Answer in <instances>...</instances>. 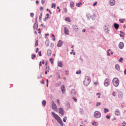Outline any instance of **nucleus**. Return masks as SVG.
<instances>
[{
	"label": "nucleus",
	"mask_w": 126,
	"mask_h": 126,
	"mask_svg": "<svg viewBox=\"0 0 126 126\" xmlns=\"http://www.w3.org/2000/svg\"><path fill=\"white\" fill-rule=\"evenodd\" d=\"M113 85L116 87L118 86L119 84V80L117 78H114L113 80Z\"/></svg>",
	"instance_id": "nucleus-2"
},
{
	"label": "nucleus",
	"mask_w": 126,
	"mask_h": 126,
	"mask_svg": "<svg viewBox=\"0 0 126 126\" xmlns=\"http://www.w3.org/2000/svg\"><path fill=\"white\" fill-rule=\"evenodd\" d=\"M124 47V44L122 42H120L119 44V47L120 49H122Z\"/></svg>",
	"instance_id": "nucleus-11"
},
{
	"label": "nucleus",
	"mask_w": 126,
	"mask_h": 126,
	"mask_svg": "<svg viewBox=\"0 0 126 126\" xmlns=\"http://www.w3.org/2000/svg\"><path fill=\"white\" fill-rule=\"evenodd\" d=\"M49 61L51 62V64L53 63V60L52 58H51L50 59Z\"/></svg>",
	"instance_id": "nucleus-31"
},
{
	"label": "nucleus",
	"mask_w": 126,
	"mask_h": 126,
	"mask_svg": "<svg viewBox=\"0 0 126 126\" xmlns=\"http://www.w3.org/2000/svg\"><path fill=\"white\" fill-rule=\"evenodd\" d=\"M59 111L60 114L61 115H63L64 114V112L63 109L62 108H59Z\"/></svg>",
	"instance_id": "nucleus-9"
},
{
	"label": "nucleus",
	"mask_w": 126,
	"mask_h": 126,
	"mask_svg": "<svg viewBox=\"0 0 126 126\" xmlns=\"http://www.w3.org/2000/svg\"><path fill=\"white\" fill-rule=\"evenodd\" d=\"M52 37H55V36L53 34H52Z\"/></svg>",
	"instance_id": "nucleus-59"
},
{
	"label": "nucleus",
	"mask_w": 126,
	"mask_h": 126,
	"mask_svg": "<svg viewBox=\"0 0 126 126\" xmlns=\"http://www.w3.org/2000/svg\"><path fill=\"white\" fill-rule=\"evenodd\" d=\"M61 84V82H60V83H58V85L60 86V85Z\"/></svg>",
	"instance_id": "nucleus-62"
},
{
	"label": "nucleus",
	"mask_w": 126,
	"mask_h": 126,
	"mask_svg": "<svg viewBox=\"0 0 126 126\" xmlns=\"http://www.w3.org/2000/svg\"><path fill=\"white\" fill-rule=\"evenodd\" d=\"M101 113L98 111H95L94 112V117L95 118H98L100 117Z\"/></svg>",
	"instance_id": "nucleus-4"
},
{
	"label": "nucleus",
	"mask_w": 126,
	"mask_h": 126,
	"mask_svg": "<svg viewBox=\"0 0 126 126\" xmlns=\"http://www.w3.org/2000/svg\"><path fill=\"white\" fill-rule=\"evenodd\" d=\"M42 13H41L40 15V16L39 18L40 19H41L42 17Z\"/></svg>",
	"instance_id": "nucleus-37"
},
{
	"label": "nucleus",
	"mask_w": 126,
	"mask_h": 126,
	"mask_svg": "<svg viewBox=\"0 0 126 126\" xmlns=\"http://www.w3.org/2000/svg\"><path fill=\"white\" fill-rule=\"evenodd\" d=\"M55 6H56V5L55 4L52 3L51 7L52 8L53 7H54L55 8Z\"/></svg>",
	"instance_id": "nucleus-33"
},
{
	"label": "nucleus",
	"mask_w": 126,
	"mask_h": 126,
	"mask_svg": "<svg viewBox=\"0 0 126 126\" xmlns=\"http://www.w3.org/2000/svg\"><path fill=\"white\" fill-rule=\"evenodd\" d=\"M61 88L62 92L63 93H64L65 91V87L64 85H62L61 86Z\"/></svg>",
	"instance_id": "nucleus-10"
},
{
	"label": "nucleus",
	"mask_w": 126,
	"mask_h": 126,
	"mask_svg": "<svg viewBox=\"0 0 126 126\" xmlns=\"http://www.w3.org/2000/svg\"><path fill=\"white\" fill-rule=\"evenodd\" d=\"M38 27V25L36 23H35L33 26V28L34 29H37Z\"/></svg>",
	"instance_id": "nucleus-15"
},
{
	"label": "nucleus",
	"mask_w": 126,
	"mask_h": 126,
	"mask_svg": "<svg viewBox=\"0 0 126 126\" xmlns=\"http://www.w3.org/2000/svg\"><path fill=\"white\" fill-rule=\"evenodd\" d=\"M80 73H81V71L80 70H79V71H77L76 72V73L77 74H78L79 73L80 74Z\"/></svg>",
	"instance_id": "nucleus-42"
},
{
	"label": "nucleus",
	"mask_w": 126,
	"mask_h": 126,
	"mask_svg": "<svg viewBox=\"0 0 126 126\" xmlns=\"http://www.w3.org/2000/svg\"><path fill=\"white\" fill-rule=\"evenodd\" d=\"M30 15L32 17H33L34 16V14L33 13H31L30 14Z\"/></svg>",
	"instance_id": "nucleus-40"
},
{
	"label": "nucleus",
	"mask_w": 126,
	"mask_h": 126,
	"mask_svg": "<svg viewBox=\"0 0 126 126\" xmlns=\"http://www.w3.org/2000/svg\"><path fill=\"white\" fill-rule=\"evenodd\" d=\"M64 33L65 34L69 35V31L68 28L66 27H64Z\"/></svg>",
	"instance_id": "nucleus-7"
},
{
	"label": "nucleus",
	"mask_w": 126,
	"mask_h": 126,
	"mask_svg": "<svg viewBox=\"0 0 126 126\" xmlns=\"http://www.w3.org/2000/svg\"><path fill=\"white\" fill-rule=\"evenodd\" d=\"M67 119V117L65 116L63 118V121L64 122H66V120Z\"/></svg>",
	"instance_id": "nucleus-26"
},
{
	"label": "nucleus",
	"mask_w": 126,
	"mask_h": 126,
	"mask_svg": "<svg viewBox=\"0 0 126 126\" xmlns=\"http://www.w3.org/2000/svg\"><path fill=\"white\" fill-rule=\"evenodd\" d=\"M39 3V1H36V4H38Z\"/></svg>",
	"instance_id": "nucleus-64"
},
{
	"label": "nucleus",
	"mask_w": 126,
	"mask_h": 126,
	"mask_svg": "<svg viewBox=\"0 0 126 126\" xmlns=\"http://www.w3.org/2000/svg\"><path fill=\"white\" fill-rule=\"evenodd\" d=\"M38 41L37 40H36L35 44V46L36 47L38 46Z\"/></svg>",
	"instance_id": "nucleus-29"
},
{
	"label": "nucleus",
	"mask_w": 126,
	"mask_h": 126,
	"mask_svg": "<svg viewBox=\"0 0 126 126\" xmlns=\"http://www.w3.org/2000/svg\"><path fill=\"white\" fill-rule=\"evenodd\" d=\"M114 26L115 29H117L119 28V25L117 23H115L114 24Z\"/></svg>",
	"instance_id": "nucleus-17"
},
{
	"label": "nucleus",
	"mask_w": 126,
	"mask_h": 126,
	"mask_svg": "<svg viewBox=\"0 0 126 126\" xmlns=\"http://www.w3.org/2000/svg\"><path fill=\"white\" fill-rule=\"evenodd\" d=\"M115 69L118 70H120V67L119 65L118 64H116L115 66Z\"/></svg>",
	"instance_id": "nucleus-19"
},
{
	"label": "nucleus",
	"mask_w": 126,
	"mask_h": 126,
	"mask_svg": "<svg viewBox=\"0 0 126 126\" xmlns=\"http://www.w3.org/2000/svg\"><path fill=\"white\" fill-rule=\"evenodd\" d=\"M36 56V55L33 54L32 55V59H33L34 58H35Z\"/></svg>",
	"instance_id": "nucleus-35"
},
{
	"label": "nucleus",
	"mask_w": 126,
	"mask_h": 126,
	"mask_svg": "<svg viewBox=\"0 0 126 126\" xmlns=\"http://www.w3.org/2000/svg\"><path fill=\"white\" fill-rule=\"evenodd\" d=\"M62 41L61 40H59V41L58 42L57 44V46L59 47H61L62 46Z\"/></svg>",
	"instance_id": "nucleus-12"
},
{
	"label": "nucleus",
	"mask_w": 126,
	"mask_h": 126,
	"mask_svg": "<svg viewBox=\"0 0 126 126\" xmlns=\"http://www.w3.org/2000/svg\"><path fill=\"white\" fill-rule=\"evenodd\" d=\"M52 108L55 111H57V106L54 103V102L53 101H52Z\"/></svg>",
	"instance_id": "nucleus-5"
},
{
	"label": "nucleus",
	"mask_w": 126,
	"mask_h": 126,
	"mask_svg": "<svg viewBox=\"0 0 126 126\" xmlns=\"http://www.w3.org/2000/svg\"><path fill=\"white\" fill-rule=\"evenodd\" d=\"M64 12H65V13H66L67 12V10L66 8H65L64 10Z\"/></svg>",
	"instance_id": "nucleus-47"
},
{
	"label": "nucleus",
	"mask_w": 126,
	"mask_h": 126,
	"mask_svg": "<svg viewBox=\"0 0 126 126\" xmlns=\"http://www.w3.org/2000/svg\"><path fill=\"white\" fill-rule=\"evenodd\" d=\"M46 102L45 100H44L42 102V104L43 105L45 106L46 105Z\"/></svg>",
	"instance_id": "nucleus-24"
},
{
	"label": "nucleus",
	"mask_w": 126,
	"mask_h": 126,
	"mask_svg": "<svg viewBox=\"0 0 126 126\" xmlns=\"http://www.w3.org/2000/svg\"><path fill=\"white\" fill-rule=\"evenodd\" d=\"M41 82L42 83L44 84V82L43 80H42L41 81Z\"/></svg>",
	"instance_id": "nucleus-51"
},
{
	"label": "nucleus",
	"mask_w": 126,
	"mask_h": 126,
	"mask_svg": "<svg viewBox=\"0 0 126 126\" xmlns=\"http://www.w3.org/2000/svg\"><path fill=\"white\" fill-rule=\"evenodd\" d=\"M47 55L49 56H50L51 54V51L50 50H48L47 52Z\"/></svg>",
	"instance_id": "nucleus-16"
},
{
	"label": "nucleus",
	"mask_w": 126,
	"mask_h": 126,
	"mask_svg": "<svg viewBox=\"0 0 126 126\" xmlns=\"http://www.w3.org/2000/svg\"><path fill=\"white\" fill-rule=\"evenodd\" d=\"M120 32L121 33L120 34V36L121 37H124L125 34L124 33L121 31Z\"/></svg>",
	"instance_id": "nucleus-22"
},
{
	"label": "nucleus",
	"mask_w": 126,
	"mask_h": 126,
	"mask_svg": "<svg viewBox=\"0 0 126 126\" xmlns=\"http://www.w3.org/2000/svg\"><path fill=\"white\" fill-rule=\"evenodd\" d=\"M104 112L105 113H106V112H107L109 111V110L108 109H107L106 108H105L104 109Z\"/></svg>",
	"instance_id": "nucleus-28"
},
{
	"label": "nucleus",
	"mask_w": 126,
	"mask_h": 126,
	"mask_svg": "<svg viewBox=\"0 0 126 126\" xmlns=\"http://www.w3.org/2000/svg\"><path fill=\"white\" fill-rule=\"evenodd\" d=\"M97 3V1L95 2V3H94L93 4V6H94L96 5Z\"/></svg>",
	"instance_id": "nucleus-39"
},
{
	"label": "nucleus",
	"mask_w": 126,
	"mask_h": 126,
	"mask_svg": "<svg viewBox=\"0 0 126 126\" xmlns=\"http://www.w3.org/2000/svg\"><path fill=\"white\" fill-rule=\"evenodd\" d=\"M57 102L58 103L59 105H60V102H59V100L58 99H57Z\"/></svg>",
	"instance_id": "nucleus-46"
},
{
	"label": "nucleus",
	"mask_w": 126,
	"mask_h": 126,
	"mask_svg": "<svg viewBox=\"0 0 126 126\" xmlns=\"http://www.w3.org/2000/svg\"><path fill=\"white\" fill-rule=\"evenodd\" d=\"M41 2L42 4H43L45 2V0H41Z\"/></svg>",
	"instance_id": "nucleus-41"
},
{
	"label": "nucleus",
	"mask_w": 126,
	"mask_h": 126,
	"mask_svg": "<svg viewBox=\"0 0 126 126\" xmlns=\"http://www.w3.org/2000/svg\"><path fill=\"white\" fill-rule=\"evenodd\" d=\"M43 9L42 7H41L40 8V10L41 11L43 10Z\"/></svg>",
	"instance_id": "nucleus-52"
},
{
	"label": "nucleus",
	"mask_w": 126,
	"mask_h": 126,
	"mask_svg": "<svg viewBox=\"0 0 126 126\" xmlns=\"http://www.w3.org/2000/svg\"><path fill=\"white\" fill-rule=\"evenodd\" d=\"M70 7L73 8L74 6V2H71L70 3Z\"/></svg>",
	"instance_id": "nucleus-21"
},
{
	"label": "nucleus",
	"mask_w": 126,
	"mask_h": 126,
	"mask_svg": "<svg viewBox=\"0 0 126 126\" xmlns=\"http://www.w3.org/2000/svg\"><path fill=\"white\" fill-rule=\"evenodd\" d=\"M81 4L82 3L81 2H79L76 5L77 6L79 7V6L80 5H81Z\"/></svg>",
	"instance_id": "nucleus-27"
},
{
	"label": "nucleus",
	"mask_w": 126,
	"mask_h": 126,
	"mask_svg": "<svg viewBox=\"0 0 126 126\" xmlns=\"http://www.w3.org/2000/svg\"><path fill=\"white\" fill-rule=\"evenodd\" d=\"M92 125L93 126H96V122L95 121H94L93 122V123H92Z\"/></svg>",
	"instance_id": "nucleus-32"
},
{
	"label": "nucleus",
	"mask_w": 126,
	"mask_h": 126,
	"mask_svg": "<svg viewBox=\"0 0 126 126\" xmlns=\"http://www.w3.org/2000/svg\"><path fill=\"white\" fill-rule=\"evenodd\" d=\"M91 81L90 79L88 77L86 78L83 81V83L85 86H87Z\"/></svg>",
	"instance_id": "nucleus-3"
},
{
	"label": "nucleus",
	"mask_w": 126,
	"mask_h": 126,
	"mask_svg": "<svg viewBox=\"0 0 126 126\" xmlns=\"http://www.w3.org/2000/svg\"><path fill=\"white\" fill-rule=\"evenodd\" d=\"M72 98L74 100L75 102H76L77 101V99L75 98L74 96H73L72 97Z\"/></svg>",
	"instance_id": "nucleus-30"
},
{
	"label": "nucleus",
	"mask_w": 126,
	"mask_h": 126,
	"mask_svg": "<svg viewBox=\"0 0 126 126\" xmlns=\"http://www.w3.org/2000/svg\"><path fill=\"white\" fill-rule=\"evenodd\" d=\"M65 20L69 22H71V20L69 17H66L65 18Z\"/></svg>",
	"instance_id": "nucleus-23"
},
{
	"label": "nucleus",
	"mask_w": 126,
	"mask_h": 126,
	"mask_svg": "<svg viewBox=\"0 0 126 126\" xmlns=\"http://www.w3.org/2000/svg\"><path fill=\"white\" fill-rule=\"evenodd\" d=\"M115 0H109V3L110 5L113 6L115 3Z\"/></svg>",
	"instance_id": "nucleus-8"
},
{
	"label": "nucleus",
	"mask_w": 126,
	"mask_h": 126,
	"mask_svg": "<svg viewBox=\"0 0 126 126\" xmlns=\"http://www.w3.org/2000/svg\"><path fill=\"white\" fill-rule=\"evenodd\" d=\"M123 60V59L121 58H120V59L119 60V61L120 62H122V61Z\"/></svg>",
	"instance_id": "nucleus-36"
},
{
	"label": "nucleus",
	"mask_w": 126,
	"mask_h": 126,
	"mask_svg": "<svg viewBox=\"0 0 126 126\" xmlns=\"http://www.w3.org/2000/svg\"><path fill=\"white\" fill-rule=\"evenodd\" d=\"M52 114L54 118L60 124V125L61 126H63V125L62 121L60 117L58 116V115L56 114L53 112H52Z\"/></svg>",
	"instance_id": "nucleus-1"
},
{
	"label": "nucleus",
	"mask_w": 126,
	"mask_h": 126,
	"mask_svg": "<svg viewBox=\"0 0 126 126\" xmlns=\"http://www.w3.org/2000/svg\"><path fill=\"white\" fill-rule=\"evenodd\" d=\"M49 14H47V18H49Z\"/></svg>",
	"instance_id": "nucleus-50"
},
{
	"label": "nucleus",
	"mask_w": 126,
	"mask_h": 126,
	"mask_svg": "<svg viewBox=\"0 0 126 126\" xmlns=\"http://www.w3.org/2000/svg\"><path fill=\"white\" fill-rule=\"evenodd\" d=\"M115 92H113V94L112 95L114 96H115Z\"/></svg>",
	"instance_id": "nucleus-55"
},
{
	"label": "nucleus",
	"mask_w": 126,
	"mask_h": 126,
	"mask_svg": "<svg viewBox=\"0 0 126 126\" xmlns=\"http://www.w3.org/2000/svg\"><path fill=\"white\" fill-rule=\"evenodd\" d=\"M104 84L105 86H107L110 84V81L108 79H106L104 81Z\"/></svg>",
	"instance_id": "nucleus-6"
},
{
	"label": "nucleus",
	"mask_w": 126,
	"mask_h": 126,
	"mask_svg": "<svg viewBox=\"0 0 126 126\" xmlns=\"http://www.w3.org/2000/svg\"><path fill=\"white\" fill-rule=\"evenodd\" d=\"M38 50H39L38 48H37L36 49V53H37V52L38 51Z\"/></svg>",
	"instance_id": "nucleus-53"
},
{
	"label": "nucleus",
	"mask_w": 126,
	"mask_h": 126,
	"mask_svg": "<svg viewBox=\"0 0 126 126\" xmlns=\"http://www.w3.org/2000/svg\"><path fill=\"white\" fill-rule=\"evenodd\" d=\"M76 92L74 89H72L71 92V93L72 95H75L76 94Z\"/></svg>",
	"instance_id": "nucleus-14"
},
{
	"label": "nucleus",
	"mask_w": 126,
	"mask_h": 126,
	"mask_svg": "<svg viewBox=\"0 0 126 126\" xmlns=\"http://www.w3.org/2000/svg\"><path fill=\"white\" fill-rule=\"evenodd\" d=\"M96 94L97 95H99L98 96V98H100V95H101V94L100 93H97Z\"/></svg>",
	"instance_id": "nucleus-38"
},
{
	"label": "nucleus",
	"mask_w": 126,
	"mask_h": 126,
	"mask_svg": "<svg viewBox=\"0 0 126 126\" xmlns=\"http://www.w3.org/2000/svg\"><path fill=\"white\" fill-rule=\"evenodd\" d=\"M42 63L43 64H44L45 62L44 60L42 61Z\"/></svg>",
	"instance_id": "nucleus-58"
},
{
	"label": "nucleus",
	"mask_w": 126,
	"mask_h": 126,
	"mask_svg": "<svg viewBox=\"0 0 126 126\" xmlns=\"http://www.w3.org/2000/svg\"><path fill=\"white\" fill-rule=\"evenodd\" d=\"M47 11H50V10L49 9H47Z\"/></svg>",
	"instance_id": "nucleus-63"
},
{
	"label": "nucleus",
	"mask_w": 126,
	"mask_h": 126,
	"mask_svg": "<svg viewBox=\"0 0 126 126\" xmlns=\"http://www.w3.org/2000/svg\"><path fill=\"white\" fill-rule=\"evenodd\" d=\"M115 114L117 115H120V113L119 110L116 109L115 111Z\"/></svg>",
	"instance_id": "nucleus-13"
},
{
	"label": "nucleus",
	"mask_w": 126,
	"mask_h": 126,
	"mask_svg": "<svg viewBox=\"0 0 126 126\" xmlns=\"http://www.w3.org/2000/svg\"><path fill=\"white\" fill-rule=\"evenodd\" d=\"M65 75H67L68 74V72L67 71V70H65Z\"/></svg>",
	"instance_id": "nucleus-49"
},
{
	"label": "nucleus",
	"mask_w": 126,
	"mask_h": 126,
	"mask_svg": "<svg viewBox=\"0 0 126 126\" xmlns=\"http://www.w3.org/2000/svg\"><path fill=\"white\" fill-rule=\"evenodd\" d=\"M41 63H42L41 62V61H40V64H39V66H41V65H42V64H41Z\"/></svg>",
	"instance_id": "nucleus-54"
},
{
	"label": "nucleus",
	"mask_w": 126,
	"mask_h": 126,
	"mask_svg": "<svg viewBox=\"0 0 126 126\" xmlns=\"http://www.w3.org/2000/svg\"><path fill=\"white\" fill-rule=\"evenodd\" d=\"M55 40V37H54V38L53 39V41H54Z\"/></svg>",
	"instance_id": "nucleus-61"
},
{
	"label": "nucleus",
	"mask_w": 126,
	"mask_h": 126,
	"mask_svg": "<svg viewBox=\"0 0 126 126\" xmlns=\"http://www.w3.org/2000/svg\"><path fill=\"white\" fill-rule=\"evenodd\" d=\"M57 76H58V78L59 79H60L61 77H60V75L59 74H58Z\"/></svg>",
	"instance_id": "nucleus-44"
},
{
	"label": "nucleus",
	"mask_w": 126,
	"mask_h": 126,
	"mask_svg": "<svg viewBox=\"0 0 126 126\" xmlns=\"http://www.w3.org/2000/svg\"><path fill=\"white\" fill-rule=\"evenodd\" d=\"M73 29L74 30H76L75 31H76L78 29V28L77 26L76 25H74L73 26Z\"/></svg>",
	"instance_id": "nucleus-20"
},
{
	"label": "nucleus",
	"mask_w": 126,
	"mask_h": 126,
	"mask_svg": "<svg viewBox=\"0 0 126 126\" xmlns=\"http://www.w3.org/2000/svg\"><path fill=\"white\" fill-rule=\"evenodd\" d=\"M38 54L40 56H41V52L40 51H39L38 52Z\"/></svg>",
	"instance_id": "nucleus-43"
},
{
	"label": "nucleus",
	"mask_w": 126,
	"mask_h": 126,
	"mask_svg": "<svg viewBox=\"0 0 126 126\" xmlns=\"http://www.w3.org/2000/svg\"><path fill=\"white\" fill-rule=\"evenodd\" d=\"M119 20L120 21V22L121 23H123L124 22L123 21L121 20V19H119Z\"/></svg>",
	"instance_id": "nucleus-45"
},
{
	"label": "nucleus",
	"mask_w": 126,
	"mask_h": 126,
	"mask_svg": "<svg viewBox=\"0 0 126 126\" xmlns=\"http://www.w3.org/2000/svg\"><path fill=\"white\" fill-rule=\"evenodd\" d=\"M106 117L108 119H109L110 118V117L108 115H107L106 116Z\"/></svg>",
	"instance_id": "nucleus-48"
},
{
	"label": "nucleus",
	"mask_w": 126,
	"mask_h": 126,
	"mask_svg": "<svg viewBox=\"0 0 126 126\" xmlns=\"http://www.w3.org/2000/svg\"><path fill=\"white\" fill-rule=\"evenodd\" d=\"M58 65L60 67H63V64L62 62H60L58 63Z\"/></svg>",
	"instance_id": "nucleus-18"
},
{
	"label": "nucleus",
	"mask_w": 126,
	"mask_h": 126,
	"mask_svg": "<svg viewBox=\"0 0 126 126\" xmlns=\"http://www.w3.org/2000/svg\"><path fill=\"white\" fill-rule=\"evenodd\" d=\"M48 72V71H46L45 72V74H47V72Z\"/></svg>",
	"instance_id": "nucleus-60"
},
{
	"label": "nucleus",
	"mask_w": 126,
	"mask_h": 126,
	"mask_svg": "<svg viewBox=\"0 0 126 126\" xmlns=\"http://www.w3.org/2000/svg\"><path fill=\"white\" fill-rule=\"evenodd\" d=\"M100 103L97 102L96 103V106L97 107L99 106H100Z\"/></svg>",
	"instance_id": "nucleus-34"
},
{
	"label": "nucleus",
	"mask_w": 126,
	"mask_h": 126,
	"mask_svg": "<svg viewBox=\"0 0 126 126\" xmlns=\"http://www.w3.org/2000/svg\"><path fill=\"white\" fill-rule=\"evenodd\" d=\"M82 31L83 32H84L85 31V29H84L82 30Z\"/></svg>",
	"instance_id": "nucleus-57"
},
{
	"label": "nucleus",
	"mask_w": 126,
	"mask_h": 126,
	"mask_svg": "<svg viewBox=\"0 0 126 126\" xmlns=\"http://www.w3.org/2000/svg\"><path fill=\"white\" fill-rule=\"evenodd\" d=\"M46 71L49 72V67L48 66H46Z\"/></svg>",
	"instance_id": "nucleus-25"
},
{
	"label": "nucleus",
	"mask_w": 126,
	"mask_h": 126,
	"mask_svg": "<svg viewBox=\"0 0 126 126\" xmlns=\"http://www.w3.org/2000/svg\"><path fill=\"white\" fill-rule=\"evenodd\" d=\"M124 73L125 75H126V69L124 71Z\"/></svg>",
	"instance_id": "nucleus-56"
}]
</instances>
